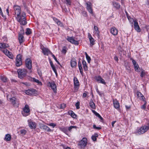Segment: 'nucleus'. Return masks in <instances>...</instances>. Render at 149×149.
<instances>
[{
	"label": "nucleus",
	"mask_w": 149,
	"mask_h": 149,
	"mask_svg": "<svg viewBox=\"0 0 149 149\" xmlns=\"http://www.w3.org/2000/svg\"><path fill=\"white\" fill-rule=\"evenodd\" d=\"M9 47L8 45L6 43H0V50L3 52L9 58L13 59V56L12 53L6 49Z\"/></svg>",
	"instance_id": "obj_1"
},
{
	"label": "nucleus",
	"mask_w": 149,
	"mask_h": 149,
	"mask_svg": "<svg viewBox=\"0 0 149 149\" xmlns=\"http://www.w3.org/2000/svg\"><path fill=\"white\" fill-rule=\"evenodd\" d=\"M7 97L8 99V98L9 101L10 102L11 104L14 107H18L19 105V100L15 97H12L11 98H10V95H7Z\"/></svg>",
	"instance_id": "obj_2"
},
{
	"label": "nucleus",
	"mask_w": 149,
	"mask_h": 149,
	"mask_svg": "<svg viewBox=\"0 0 149 149\" xmlns=\"http://www.w3.org/2000/svg\"><path fill=\"white\" fill-rule=\"evenodd\" d=\"M27 72V70L25 69H18L17 70L18 77L20 79L23 78L26 75Z\"/></svg>",
	"instance_id": "obj_3"
},
{
	"label": "nucleus",
	"mask_w": 149,
	"mask_h": 149,
	"mask_svg": "<svg viewBox=\"0 0 149 149\" xmlns=\"http://www.w3.org/2000/svg\"><path fill=\"white\" fill-rule=\"evenodd\" d=\"M128 18L130 21L131 22H134V28L138 32H140L141 31V29L140 27L138 24V23L136 20H134L132 19L129 17H128Z\"/></svg>",
	"instance_id": "obj_4"
},
{
	"label": "nucleus",
	"mask_w": 149,
	"mask_h": 149,
	"mask_svg": "<svg viewBox=\"0 0 149 149\" xmlns=\"http://www.w3.org/2000/svg\"><path fill=\"white\" fill-rule=\"evenodd\" d=\"M26 16L25 13L23 12V17L22 20H21L20 19V18L19 17L17 18V21L20 24L24 25L26 24L27 22L26 21Z\"/></svg>",
	"instance_id": "obj_5"
},
{
	"label": "nucleus",
	"mask_w": 149,
	"mask_h": 149,
	"mask_svg": "<svg viewBox=\"0 0 149 149\" xmlns=\"http://www.w3.org/2000/svg\"><path fill=\"white\" fill-rule=\"evenodd\" d=\"M149 129L148 126H144L141 127L138 130V132L139 134H143L146 132Z\"/></svg>",
	"instance_id": "obj_6"
},
{
	"label": "nucleus",
	"mask_w": 149,
	"mask_h": 149,
	"mask_svg": "<svg viewBox=\"0 0 149 149\" xmlns=\"http://www.w3.org/2000/svg\"><path fill=\"white\" fill-rule=\"evenodd\" d=\"M23 111L24 112H22V114L24 116H26L28 115L29 113L30 110L29 108V106L27 104L25 105L23 109Z\"/></svg>",
	"instance_id": "obj_7"
},
{
	"label": "nucleus",
	"mask_w": 149,
	"mask_h": 149,
	"mask_svg": "<svg viewBox=\"0 0 149 149\" xmlns=\"http://www.w3.org/2000/svg\"><path fill=\"white\" fill-rule=\"evenodd\" d=\"M22 64V56L20 54L18 55L16 60V65L17 66H19Z\"/></svg>",
	"instance_id": "obj_8"
},
{
	"label": "nucleus",
	"mask_w": 149,
	"mask_h": 149,
	"mask_svg": "<svg viewBox=\"0 0 149 149\" xmlns=\"http://www.w3.org/2000/svg\"><path fill=\"white\" fill-rule=\"evenodd\" d=\"M86 8L88 12L92 15H93V9L92 6V4L90 2H87L86 3Z\"/></svg>",
	"instance_id": "obj_9"
},
{
	"label": "nucleus",
	"mask_w": 149,
	"mask_h": 149,
	"mask_svg": "<svg viewBox=\"0 0 149 149\" xmlns=\"http://www.w3.org/2000/svg\"><path fill=\"white\" fill-rule=\"evenodd\" d=\"M67 40L70 42L75 45H78L79 44V42L76 41L73 37L68 36L67 38Z\"/></svg>",
	"instance_id": "obj_10"
},
{
	"label": "nucleus",
	"mask_w": 149,
	"mask_h": 149,
	"mask_svg": "<svg viewBox=\"0 0 149 149\" xmlns=\"http://www.w3.org/2000/svg\"><path fill=\"white\" fill-rule=\"evenodd\" d=\"M48 85L51 88L54 92L56 93V86L54 81L49 82L48 84Z\"/></svg>",
	"instance_id": "obj_11"
},
{
	"label": "nucleus",
	"mask_w": 149,
	"mask_h": 149,
	"mask_svg": "<svg viewBox=\"0 0 149 149\" xmlns=\"http://www.w3.org/2000/svg\"><path fill=\"white\" fill-rule=\"evenodd\" d=\"M25 64L26 67L29 69L32 68V61L30 58H27L25 61Z\"/></svg>",
	"instance_id": "obj_12"
},
{
	"label": "nucleus",
	"mask_w": 149,
	"mask_h": 149,
	"mask_svg": "<svg viewBox=\"0 0 149 149\" xmlns=\"http://www.w3.org/2000/svg\"><path fill=\"white\" fill-rule=\"evenodd\" d=\"M36 91L34 89H29L25 91V93L28 95H33L36 93Z\"/></svg>",
	"instance_id": "obj_13"
},
{
	"label": "nucleus",
	"mask_w": 149,
	"mask_h": 149,
	"mask_svg": "<svg viewBox=\"0 0 149 149\" xmlns=\"http://www.w3.org/2000/svg\"><path fill=\"white\" fill-rule=\"evenodd\" d=\"M13 8L15 11V14H16L17 15L20 14L21 10L20 6L15 5L13 7Z\"/></svg>",
	"instance_id": "obj_14"
},
{
	"label": "nucleus",
	"mask_w": 149,
	"mask_h": 149,
	"mask_svg": "<svg viewBox=\"0 0 149 149\" xmlns=\"http://www.w3.org/2000/svg\"><path fill=\"white\" fill-rule=\"evenodd\" d=\"M41 49L42 51V52L44 55H48L49 54H52L51 52L48 49L44 47H41Z\"/></svg>",
	"instance_id": "obj_15"
},
{
	"label": "nucleus",
	"mask_w": 149,
	"mask_h": 149,
	"mask_svg": "<svg viewBox=\"0 0 149 149\" xmlns=\"http://www.w3.org/2000/svg\"><path fill=\"white\" fill-rule=\"evenodd\" d=\"M74 89L77 90L79 86V84L78 80L76 77H74Z\"/></svg>",
	"instance_id": "obj_16"
},
{
	"label": "nucleus",
	"mask_w": 149,
	"mask_h": 149,
	"mask_svg": "<svg viewBox=\"0 0 149 149\" xmlns=\"http://www.w3.org/2000/svg\"><path fill=\"white\" fill-rule=\"evenodd\" d=\"M87 142L86 141V138H83L79 142V145L81 146V148L85 147L86 145Z\"/></svg>",
	"instance_id": "obj_17"
},
{
	"label": "nucleus",
	"mask_w": 149,
	"mask_h": 149,
	"mask_svg": "<svg viewBox=\"0 0 149 149\" xmlns=\"http://www.w3.org/2000/svg\"><path fill=\"white\" fill-rule=\"evenodd\" d=\"M95 79L99 83L104 84H106L104 80L100 76H96L95 77Z\"/></svg>",
	"instance_id": "obj_18"
},
{
	"label": "nucleus",
	"mask_w": 149,
	"mask_h": 149,
	"mask_svg": "<svg viewBox=\"0 0 149 149\" xmlns=\"http://www.w3.org/2000/svg\"><path fill=\"white\" fill-rule=\"evenodd\" d=\"M29 125L31 129H35L36 127V124L35 122H33L31 120H28Z\"/></svg>",
	"instance_id": "obj_19"
},
{
	"label": "nucleus",
	"mask_w": 149,
	"mask_h": 149,
	"mask_svg": "<svg viewBox=\"0 0 149 149\" xmlns=\"http://www.w3.org/2000/svg\"><path fill=\"white\" fill-rule=\"evenodd\" d=\"M88 37L90 40V45L93 46L94 44L95 40L89 33H88Z\"/></svg>",
	"instance_id": "obj_20"
},
{
	"label": "nucleus",
	"mask_w": 149,
	"mask_h": 149,
	"mask_svg": "<svg viewBox=\"0 0 149 149\" xmlns=\"http://www.w3.org/2000/svg\"><path fill=\"white\" fill-rule=\"evenodd\" d=\"M77 63L76 61V60L74 58H72L70 61V65L71 67L72 68H74L76 67Z\"/></svg>",
	"instance_id": "obj_21"
},
{
	"label": "nucleus",
	"mask_w": 149,
	"mask_h": 149,
	"mask_svg": "<svg viewBox=\"0 0 149 149\" xmlns=\"http://www.w3.org/2000/svg\"><path fill=\"white\" fill-rule=\"evenodd\" d=\"M113 102L114 107L116 109H118L120 107L118 102L116 100H113Z\"/></svg>",
	"instance_id": "obj_22"
},
{
	"label": "nucleus",
	"mask_w": 149,
	"mask_h": 149,
	"mask_svg": "<svg viewBox=\"0 0 149 149\" xmlns=\"http://www.w3.org/2000/svg\"><path fill=\"white\" fill-rule=\"evenodd\" d=\"M111 32L113 35L116 36L118 34V30L116 28L114 27L111 29Z\"/></svg>",
	"instance_id": "obj_23"
},
{
	"label": "nucleus",
	"mask_w": 149,
	"mask_h": 149,
	"mask_svg": "<svg viewBox=\"0 0 149 149\" xmlns=\"http://www.w3.org/2000/svg\"><path fill=\"white\" fill-rule=\"evenodd\" d=\"M136 94L138 98L142 100L143 101H145V98L141 93L138 92H137Z\"/></svg>",
	"instance_id": "obj_24"
},
{
	"label": "nucleus",
	"mask_w": 149,
	"mask_h": 149,
	"mask_svg": "<svg viewBox=\"0 0 149 149\" xmlns=\"http://www.w3.org/2000/svg\"><path fill=\"white\" fill-rule=\"evenodd\" d=\"M19 40L20 44L23 42L24 40V37L22 34H19Z\"/></svg>",
	"instance_id": "obj_25"
},
{
	"label": "nucleus",
	"mask_w": 149,
	"mask_h": 149,
	"mask_svg": "<svg viewBox=\"0 0 149 149\" xmlns=\"http://www.w3.org/2000/svg\"><path fill=\"white\" fill-rule=\"evenodd\" d=\"M53 19L57 23L58 25L61 26H63V24L61 23L58 19L55 17H53Z\"/></svg>",
	"instance_id": "obj_26"
},
{
	"label": "nucleus",
	"mask_w": 149,
	"mask_h": 149,
	"mask_svg": "<svg viewBox=\"0 0 149 149\" xmlns=\"http://www.w3.org/2000/svg\"><path fill=\"white\" fill-rule=\"evenodd\" d=\"M78 67H79V70H80V72L81 74L83 75V69H82V67L81 66V62H80V61H79L78 62Z\"/></svg>",
	"instance_id": "obj_27"
},
{
	"label": "nucleus",
	"mask_w": 149,
	"mask_h": 149,
	"mask_svg": "<svg viewBox=\"0 0 149 149\" xmlns=\"http://www.w3.org/2000/svg\"><path fill=\"white\" fill-rule=\"evenodd\" d=\"M82 64L83 65V67L84 70L85 71H87L88 70V67L86 65V62L84 60L82 61Z\"/></svg>",
	"instance_id": "obj_28"
},
{
	"label": "nucleus",
	"mask_w": 149,
	"mask_h": 149,
	"mask_svg": "<svg viewBox=\"0 0 149 149\" xmlns=\"http://www.w3.org/2000/svg\"><path fill=\"white\" fill-rule=\"evenodd\" d=\"M11 137L9 134H7L5 135L4 140L6 141H9L11 139Z\"/></svg>",
	"instance_id": "obj_29"
},
{
	"label": "nucleus",
	"mask_w": 149,
	"mask_h": 149,
	"mask_svg": "<svg viewBox=\"0 0 149 149\" xmlns=\"http://www.w3.org/2000/svg\"><path fill=\"white\" fill-rule=\"evenodd\" d=\"M68 113L69 115H70L73 118H76V116L72 111H69L68 112Z\"/></svg>",
	"instance_id": "obj_30"
},
{
	"label": "nucleus",
	"mask_w": 149,
	"mask_h": 149,
	"mask_svg": "<svg viewBox=\"0 0 149 149\" xmlns=\"http://www.w3.org/2000/svg\"><path fill=\"white\" fill-rule=\"evenodd\" d=\"M89 105L93 109H95V103L93 102L92 100L91 99L89 103Z\"/></svg>",
	"instance_id": "obj_31"
},
{
	"label": "nucleus",
	"mask_w": 149,
	"mask_h": 149,
	"mask_svg": "<svg viewBox=\"0 0 149 149\" xmlns=\"http://www.w3.org/2000/svg\"><path fill=\"white\" fill-rule=\"evenodd\" d=\"M113 5L114 7L116 8H119L120 7V5L119 4L116 2H113Z\"/></svg>",
	"instance_id": "obj_32"
},
{
	"label": "nucleus",
	"mask_w": 149,
	"mask_h": 149,
	"mask_svg": "<svg viewBox=\"0 0 149 149\" xmlns=\"http://www.w3.org/2000/svg\"><path fill=\"white\" fill-rule=\"evenodd\" d=\"M0 79L4 82H6L7 80V78L4 76H1Z\"/></svg>",
	"instance_id": "obj_33"
},
{
	"label": "nucleus",
	"mask_w": 149,
	"mask_h": 149,
	"mask_svg": "<svg viewBox=\"0 0 149 149\" xmlns=\"http://www.w3.org/2000/svg\"><path fill=\"white\" fill-rule=\"evenodd\" d=\"M86 57L88 63H90L91 60L90 57L88 55L86 52H85Z\"/></svg>",
	"instance_id": "obj_34"
},
{
	"label": "nucleus",
	"mask_w": 149,
	"mask_h": 149,
	"mask_svg": "<svg viewBox=\"0 0 149 149\" xmlns=\"http://www.w3.org/2000/svg\"><path fill=\"white\" fill-rule=\"evenodd\" d=\"M134 66L135 70L137 72L139 71L140 68H139L138 64L137 63H136V65L134 64Z\"/></svg>",
	"instance_id": "obj_35"
},
{
	"label": "nucleus",
	"mask_w": 149,
	"mask_h": 149,
	"mask_svg": "<svg viewBox=\"0 0 149 149\" xmlns=\"http://www.w3.org/2000/svg\"><path fill=\"white\" fill-rule=\"evenodd\" d=\"M98 135L97 133H95L94 135L92 136V139L94 141H96V137L98 136Z\"/></svg>",
	"instance_id": "obj_36"
},
{
	"label": "nucleus",
	"mask_w": 149,
	"mask_h": 149,
	"mask_svg": "<svg viewBox=\"0 0 149 149\" xmlns=\"http://www.w3.org/2000/svg\"><path fill=\"white\" fill-rule=\"evenodd\" d=\"M94 29L96 31L95 33L97 34V36L99 37L100 31H98V27L97 26H95L94 27Z\"/></svg>",
	"instance_id": "obj_37"
},
{
	"label": "nucleus",
	"mask_w": 149,
	"mask_h": 149,
	"mask_svg": "<svg viewBox=\"0 0 149 149\" xmlns=\"http://www.w3.org/2000/svg\"><path fill=\"white\" fill-rule=\"evenodd\" d=\"M47 126L43 124H41L40 125V128L44 130H45L46 128H47Z\"/></svg>",
	"instance_id": "obj_38"
},
{
	"label": "nucleus",
	"mask_w": 149,
	"mask_h": 149,
	"mask_svg": "<svg viewBox=\"0 0 149 149\" xmlns=\"http://www.w3.org/2000/svg\"><path fill=\"white\" fill-rule=\"evenodd\" d=\"M23 13H22L21 14H19L18 15H17L16 19H17V18L18 17H19L20 18V19L22 20L23 17Z\"/></svg>",
	"instance_id": "obj_39"
},
{
	"label": "nucleus",
	"mask_w": 149,
	"mask_h": 149,
	"mask_svg": "<svg viewBox=\"0 0 149 149\" xmlns=\"http://www.w3.org/2000/svg\"><path fill=\"white\" fill-rule=\"evenodd\" d=\"M25 33L27 35H29L31 34V29L29 28L27 29Z\"/></svg>",
	"instance_id": "obj_40"
},
{
	"label": "nucleus",
	"mask_w": 149,
	"mask_h": 149,
	"mask_svg": "<svg viewBox=\"0 0 149 149\" xmlns=\"http://www.w3.org/2000/svg\"><path fill=\"white\" fill-rule=\"evenodd\" d=\"M20 133L22 134V135H24L26 134V131L25 130H20Z\"/></svg>",
	"instance_id": "obj_41"
},
{
	"label": "nucleus",
	"mask_w": 149,
	"mask_h": 149,
	"mask_svg": "<svg viewBox=\"0 0 149 149\" xmlns=\"http://www.w3.org/2000/svg\"><path fill=\"white\" fill-rule=\"evenodd\" d=\"M33 80L34 81L38 83L39 85L42 84V83L39 80H38L36 79H35V78H33Z\"/></svg>",
	"instance_id": "obj_42"
},
{
	"label": "nucleus",
	"mask_w": 149,
	"mask_h": 149,
	"mask_svg": "<svg viewBox=\"0 0 149 149\" xmlns=\"http://www.w3.org/2000/svg\"><path fill=\"white\" fill-rule=\"evenodd\" d=\"M74 128L76 129L77 127L76 126H71L68 128V130L70 132L71 131L72 129Z\"/></svg>",
	"instance_id": "obj_43"
},
{
	"label": "nucleus",
	"mask_w": 149,
	"mask_h": 149,
	"mask_svg": "<svg viewBox=\"0 0 149 149\" xmlns=\"http://www.w3.org/2000/svg\"><path fill=\"white\" fill-rule=\"evenodd\" d=\"M65 3L67 5H71V1L70 0H65Z\"/></svg>",
	"instance_id": "obj_44"
},
{
	"label": "nucleus",
	"mask_w": 149,
	"mask_h": 149,
	"mask_svg": "<svg viewBox=\"0 0 149 149\" xmlns=\"http://www.w3.org/2000/svg\"><path fill=\"white\" fill-rule=\"evenodd\" d=\"M80 102H77L75 104V106L77 109H78L80 108L79 107Z\"/></svg>",
	"instance_id": "obj_45"
},
{
	"label": "nucleus",
	"mask_w": 149,
	"mask_h": 149,
	"mask_svg": "<svg viewBox=\"0 0 149 149\" xmlns=\"http://www.w3.org/2000/svg\"><path fill=\"white\" fill-rule=\"evenodd\" d=\"M93 128L96 130H100L101 129V127H97L96 125H93Z\"/></svg>",
	"instance_id": "obj_46"
},
{
	"label": "nucleus",
	"mask_w": 149,
	"mask_h": 149,
	"mask_svg": "<svg viewBox=\"0 0 149 149\" xmlns=\"http://www.w3.org/2000/svg\"><path fill=\"white\" fill-rule=\"evenodd\" d=\"M47 125L50 126H52L53 128H54L56 126V124L52 123L47 124Z\"/></svg>",
	"instance_id": "obj_47"
},
{
	"label": "nucleus",
	"mask_w": 149,
	"mask_h": 149,
	"mask_svg": "<svg viewBox=\"0 0 149 149\" xmlns=\"http://www.w3.org/2000/svg\"><path fill=\"white\" fill-rule=\"evenodd\" d=\"M51 67H52L53 70V71H54V72L56 74V75H57V73L55 67L54 66V65L53 66H52Z\"/></svg>",
	"instance_id": "obj_48"
},
{
	"label": "nucleus",
	"mask_w": 149,
	"mask_h": 149,
	"mask_svg": "<svg viewBox=\"0 0 149 149\" xmlns=\"http://www.w3.org/2000/svg\"><path fill=\"white\" fill-rule=\"evenodd\" d=\"M81 13L83 15V16H84L85 17H87V12L85 11H83Z\"/></svg>",
	"instance_id": "obj_49"
},
{
	"label": "nucleus",
	"mask_w": 149,
	"mask_h": 149,
	"mask_svg": "<svg viewBox=\"0 0 149 149\" xmlns=\"http://www.w3.org/2000/svg\"><path fill=\"white\" fill-rule=\"evenodd\" d=\"M146 102H145L144 104L141 106V108L143 109H145L146 108Z\"/></svg>",
	"instance_id": "obj_50"
},
{
	"label": "nucleus",
	"mask_w": 149,
	"mask_h": 149,
	"mask_svg": "<svg viewBox=\"0 0 149 149\" xmlns=\"http://www.w3.org/2000/svg\"><path fill=\"white\" fill-rule=\"evenodd\" d=\"M130 59L132 61V62L133 65H134V64L136 65V64L137 63L136 60L133 59L132 58H130Z\"/></svg>",
	"instance_id": "obj_51"
},
{
	"label": "nucleus",
	"mask_w": 149,
	"mask_h": 149,
	"mask_svg": "<svg viewBox=\"0 0 149 149\" xmlns=\"http://www.w3.org/2000/svg\"><path fill=\"white\" fill-rule=\"evenodd\" d=\"M52 54V57L54 58V59L55 60V61L58 64H59V62L57 60L56 58V57L55 56V55H54V54Z\"/></svg>",
	"instance_id": "obj_52"
},
{
	"label": "nucleus",
	"mask_w": 149,
	"mask_h": 149,
	"mask_svg": "<svg viewBox=\"0 0 149 149\" xmlns=\"http://www.w3.org/2000/svg\"><path fill=\"white\" fill-rule=\"evenodd\" d=\"M66 107V105L64 104H61L60 106V108L61 109H63L65 108Z\"/></svg>",
	"instance_id": "obj_53"
},
{
	"label": "nucleus",
	"mask_w": 149,
	"mask_h": 149,
	"mask_svg": "<svg viewBox=\"0 0 149 149\" xmlns=\"http://www.w3.org/2000/svg\"><path fill=\"white\" fill-rule=\"evenodd\" d=\"M62 52L63 53L65 54L66 52V50L65 47H64L62 51Z\"/></svg>",
	"instance_id": "obj_54"
},
{
	"label": "nucleus",
	"mask_w": 149,
	"mask_h": 149,
	"mask_svg": "<svg viewBox=\"0 0 149 149\" xmlns=\"http://www.w3.org/2000/svg\"><path fill=\"white\" fill-rule=\"evenodd\" d=\"M145 74L144 71H142L141 74V77H143Z\"/></svg>",
	"instance_id": "obj_55"
},
{
	"label": "nucleus",
	"mask_w": 149,
	"mask_h": 149,
	"mask_svg": "<svg viewBox=\"0 0 149 149\" xmlns=\"http://www.w3.org/2000/svg\"><path fill=\"white\" fill-rule=\"evenodd\" d=\"M96 91L97 93L100 95L101 96L102 95V93H101L98 90L97 87H96Z\"/></svg>",
	"instance_id": "obj_56"
},
{
	"label": "nucleus",
	"mask_w": 149,
	"mask_h": 149,
	"mask_svg": "<svg viewBox=\"0 0 149 149\" xmlns=\"http://www.w3.org/2000/svg\"><path fill=\"white\" fill-rule=\"evenodd\" d=\"M45 130L47 131L48 132H51L52 131V130L48 126H47V128Z\"/></svg>",
	"instance_id": "obj_57"
},
{
	"label": "nucleus",
	"mask_w": 149,
	"mask_h": 149,
	"mask_svg": "<svg viewBox=\"0 0 149 149\" xmlns=\"http://www.w3.org/2000/svg\"><path fill=\"white\" fill-rule=\"evenodd\" d=\"M87 92H86L84 93H83L82 97H86V96H87Z\"/></svg>",
	"instance_id": "obj_58"
},
{
	"label": "nucleus",
	"mask_w": 149,
	"mask_h": 149,
	"mask_svg": "<svg viewBox=\"0 0 149 149\" xmlns=\"http://www.w3.org/2000/svg\"><path fill=\"white\" fill-rule=\"evenodd\" d=\"M94 113H95V115L96 116H97L98 117H99L100 116V115L98 113H97V112H96L95 111Z\"/></svg>",
	"instance_id": "obj_59"
},
{
	"label": "nucleus",
	"mask_w": 149,
	"mask_h": 149,
	"mask_svg": "<svg viewBox=\"0 0 149 149\" xmlns=\"http://www.w3.org/2000/svg\"><path fill=\"white\" fill-rule=\"evenodd\" d=\"M61 130L65 133L67 132V131L66 129L65 128H63L61 129Z\"/></svg>",
	"instance_id": "obj_60"
},
{
	"label": "nucleus",
	"mask_w": 149,
	"mask_h": 149,
	"mask_svg": "<svg viewBox=\"0 0 149 149\" xmlns=\"http://www.w3.org/2000/svg\"><path fill=\"white\" fill-rule=\"evenodd\" d=\"M19 34H22V35L24 34V31L23 29H22L20 30V33Z\"/></svg>",
	"instance_id": "obj_61"
},
{
	"label": "nucleus",
	"mask_w": 149,
	"mask_h": 149,
	"mask_svg": "<svg viewBox=\"0 0 149 149\" xmlns=\"http://www.w3.org/2000/svg\"><path fill=\"white\" fill-rule=\"evenodd\" d=\"M114 59L116 61L118 62V59L117 56H115L114 57Z\"/></svg>",
	"instance_id": "obj_62"
},
{
	"label": "nucleus",
	"mask_w": 149,
	"mask_h": 149,
	"mask_svg": "<svg viewBox=\"0 0 149 149\" xmlns=\"http://www.w3.org/2000/svg\"><path fill=\"white\" fill-rule=\"evenodd\" d=\"M50 65L52 67V66H54V65L53 64V63L52 62V61L51 60H50Z\"/></svg>",
	"instance_id": "obj_63"
},
{
	"label": "nucleus",
	"mask_w": 149,
	"mask_h": 149,
	"mask_svg": "<svg viewBox=\"0 0 149 149\" xmlns=\"http://www.w3.org/2000/svg\"><path fill=\"white\" fill-rule=\"evenodd\" d=\"M125 107L127 109H129L130 108V106H128L127 105H126Z\"/></svg>",
	"instance_id": "obj_64"
}]
</instances>
